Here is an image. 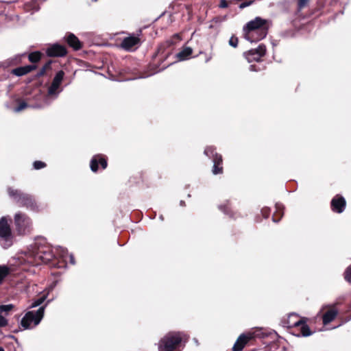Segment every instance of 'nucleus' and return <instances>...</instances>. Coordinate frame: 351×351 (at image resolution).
I'll list each match as a JSON object with an SVG mask.
<instances>
[{"mask_svg":"<svg viewBox=\"0 0 351 351\" xmlns=\"http://www.w3.org/2000/svg\"><path fill=\"white\" fill-rule=\"evenodd\" d=\"M64 76V73L63 71H59L56 73L51 85L48 88L47 93L43 97L42 101L32 107L34 108H43L49 106L55 101L62 90L60 88V84L63 80Z\"/></svg>","mask_w":351,"mask_h":351,"instance_id":"1","label":"nucleus"},{"mask_svg":"<svg viewBox=\"0 0 351 351\" xmlns=\"http://www.w3.org/2000/svg\"><path fill=\"white\" fill-rule=\"evenodd\" d=\"M29 263L33 265H39L41 263H48L55 255L51 247L46 245L36 243L31 252H29Z\"/></svg>","mask_w":351,"mask_h":351,"instance_id":"2","label":"nucleus"},{"mask_svg":"<svg viewBox=\"0 0 351 351\" xmlns=\"http://www.w3.org/2000/svg\"><path fill=\"white\" fill-rule=\"evenodd\" d=\"M185 335L180 332H169L158 342V351H175L178 349Z\"/></svg>","mask_w":351,"mask_h":351,"instance_id":"3","label":"nucleus"},{"mask_svg":"<svg viewBox=\"0 0 351 351\" xmlns=\"http://www.w3.org/2000/svg\"><path fill=\"white\" fill-rule=\"evenodd\" d=\"M45 308L43 306L36 311L26 313L21 319V326L24 329H31L38 325L44 316Z\"/></svg>","mask_w":351,"mask_h":351,"instance_id":"4","label":"nucleus"},{"mask_svg":"<svg viewBox=\"0 0 351 351\" xmlns=\"http://www.w3.org/2000/svg\"><path fill=\"white\" fill-rule=\"evenodd\" d=\"M9 196L12 198L21 206H25L27 208L34 210L36 208L34 199L32 195L21 193L20 191L11 187L8 189Z\"/></svg>","mask_w":351,"mask_h":351,"instance_id":"5","label":"nucleus"},{"mask_svg":"<svg viewBox=\"0 0 351 351\" xmlns=\"http://www.w3.org/2000/svg\"><path fill=\"white\" fill-rule=\"evenodd\" d=\"M14 225L16 231L19 235L29 234L32 230V221L31 219L23 213H16L14 215Z\"/></svg>","mask_w":351,"mask_h":351,"instance_id":"6","label":"nucleus"},{"mask_svg":"<svg viewBox=\"0 0 351 351\" xmlns=\"http://www.w3.org/2000/svg\"><path fill=\"white\" fill-rule=\"evenodd\" d=\"M0 243L1 245L7 249L13 243V236L8 217H2L0 219Z\"/></svg>","mask_w":351,"mask_h":351,"instance_id":"7","label":"nucleus"},{"mask_svg":"<svg viewBox=\"0 0 351 351\" xmlns=\"http://www.w3.org/2000/svg\"><path fill=\"white\" fill-rule=\"evenodd\" d=\"M261 27H267L266 20L261 17H256L254 20L249 21L243 27L244 38L245 39L252 38L254 31L261 29Z\"/></svg>","mask_w":351,"mask_h":351,"instance_id":"8","label":"nucleus"},{"mask_svg":"<svg viewBox=\"0 0 351 351\" xmlns=\"http://www.w3.org/2000/svg\"><path fill=\"white\" fill-rule=\"evenodd\" d=\"M204 154L208 158L213 159V167L212 172L214 175L222 173V157L221 155L215 153V149L211 146L207 147L204 150Z\"/></svg>","mask_w":351,"mask_h":351,"instance_id":"9","label":"nucleus"},{"mask_svg":"<svg viewBox=\"0 0 351 351\" xmlns=\"http://www.w3.org/2000/svg\"><path fill=\"white\" fill-rule=\"evenodd\" d=\"M322 314V322L324 325H327L333 321L338 314V311L331 305H324L320 309L318 315Z\"/></svg>","mask_w":351,"mask_h":351,"instance_id":"10","label":"nucleus"},{"mask_svg":"<svg viewBox=\"0 0 351 351\" xmlns=\"http://www.w3.org/2000/svg\"><path fill=\"white\" fill-rule=\"evenodd\" d=\"M266 47L264 45H259L256 49H250L244 53V56L247 62H258L261 58L265 56Z\"/></svg>","mask_w":351,"mask_h":351,"instance_id":"11","label":"nucleus"},{"mask_svg":"<svg viewBox=\"0 0 351 351\" xmlns=\"http://www.w3.org/2000/svg\"><path fill=\"white\" fill-rule=\"evenodd\" d=\"M46 53L49 57H62L66 54V49L64 46L55 43L47 47Z\"/></svg>","mask_w":351,"mask_h":351,"instance_id":"12","label":"nucleus"},{"mask_svg":"<svg viewBox=\"0 0 351 351\" xmlns=\"http://www.w3.org/2000/svg\"><path fill=\"white\" fill-rule=\"evenodd\" d=\"M346 199L343 197L337 195L331 200V209L337 213H341L346 208Z\"/></svg>","mask_w":351,"mask_h":351,"instance_id":"13","label":"nucleus"},{"mask_svg":"<svg viewBox=\"0 0 351 351\" xmlns=\"http://www.w3.org/2000/svg\"><path fill=\"white\" fill-rule=\"evenodd\" d=\"M100 164L101 167L103 169H106L107 167V161L101 155H96L93 157L90 160V169L93 172H96L98 170V165Z\"/></svg>","mask_w":351,"mask_h":351,"instance_id":"14","label":"nucleus"},{"mask_svg":"<svg viewBox=\"0 0 351 351\" xmlns=\"http://www.w3.org/2000/svg\"><path fill=\"white\" fill-rule=\"evenodd\" d=\"M251 338V334L245 335L243 333L240 335L232 347V350L241 351L243 349L245 344Z\"/></svg>","mask_w":351,"mask_h":351,"instance_id":"15","label":"nucleus"},{"mask_svg":"<svg viewBox=\"0 0 351 351\" xmlns=\"http://www.w3.org/2000/svg\"><path fill=\"white\" fill-rule=\"evenodd\" d=\"M140 43V39L138 36H129L127 38H125L121 44V46L123 49L130 51L132 49L133 47H134L136 45H138Z\"/></svg>","mask_w":351,"mask_h":351,"instance_id":"16","label":"nucleus"},{"mask_svg":"<svg viewBox=\"0 0 351 351\" xmlns=\"http://www.w3.org/2000/svg\"><path fill=\"white\" fill-rule=\"evenodd\" d=\"M68 45L75 50H78L82 47V43L80 40L72 33H69L65 36Z\"/></svg>","mask_w":351,"mask_h":351,"instance_id":"17","label":"nucleus"},{"mask_svg":"<svg viewBox=\"0 0 351 351\" xmlns=\"http://www.w3.org/2000/svg\"><path fill=\"white\" fill-rule=\"evenodd\" d=\"M253 37L251 39H247L251 43L257 42L263 39L267 34V27H261V29L254 31Z\"/></svg>","mask_w":351,"mask_h":351,"instance_id":"18","label":"nucleus"},{"mask_svg":"<svg viewBox=\"0 0 351 351\" xmlns=\"http://www.w3.org/2000/svg\"><path fill=\"white\" fill-rule=\"evenodd\" d=\"M193 53L192 48L189 47H184L179 53L176 54V58L179 61H184L189 59Z\"/></svg>","mask_w":351,"mask_h":351,"instance_id":"19","label":"nucleus"},{"mask_svg":"<svg viewBox=\"0 0 351 351\" xmlns=\"http://www.w3.org/2000/svg\"><path fill=\"white\" fill-rule=\"evenodd\" d=\"M35 68L36 67L34 65H27V66H20V67L14 69L12 71V73L16 76H22V75H24L29 73L30 71L34 70Z\"/></svg>","mask_w":351,"mask_h":351,"instance_id":"20","label":"nucleus"},{"mask_svg":"<svg viewBox=\"0 0 351 351\" xmlns=\"http://www.w3.org/2000/svg\"><path fill=\"white\" fill-rule=\"evenodd\" d=\"M59 256L62 259L63 261L67 262V259L69 260V262L71 264L74 265L75 264V259L73 256V254H68V252L66 249L60 247H59Z\"/></svg>","mask_w":351,"mask_h":351,"instance_id":"21","label":"nucleus"},{"mask_svg":"<svg viewBox=\"0 0 351 351\" xmlns=\"http://www.w3.org/2000/svg\"><path fill=\"white\" fill-rule=\"evenodd\" d=\"M180 40L181 38L178 34H174L171 38L167 40L164 44H162L160 47L159 51H160L162 47H169L171 45H176V43L180 41Z\"/></svg>","mask_w":351,"mask_h":351,"instance_id":"22","label":"nucleus"},{"mask_svg":"<svg viewBox=\"0 0 351 351\" xmlns=\"http://www.w3.org/2000/svg\"><path fill=\"white\" fill-rule=\"evenodd\" d=\"M180 40L181 38L178 34H174L171 38L167 40L164 44H162L160 47L159 51H160L162 47H169L171 45H176V43L180 41Z\"/></svg>","mask_w":351,"mask_h":351,"instance_id":"23","label":"nucleus"},{"mask_svg":"<svg viewBox=\"0 0 351 351\" xmlns=\"http://www.w3.org/2000/svg\"><path fill=\"white\" fill-rule=\"evenodd\" d=\"M10 268L6 265H0V285L4 278L10 274Z\"/></svg>","mask_w":351,"mask_h":351,"instance_id":"24","label":"nucleus"},{"mask_svg":"<svg viewBox=\"0 0 351 351\" xmlns=\"http://www.w3.org/2000/svg\"><path fill=\"white\" fill-rule=\"evenodd\" d=\"M219 209L221 210L224 214L228 215L230 217L234 218V215L232 213V211L229 208V202H227L226 204L219 205Z\"/></svg>","mask_w":351,"mask_h":351,"instance_id":"25","label":"nucleus"},{"mask_svg":"<svg viewBox=\"0 0 351 351\" xmlns=\"http://www.w3.org/2000/svg\"><path fill=\"white\" fill-rule=\"evenodd\" d=\"M276 213L274 214V215H273L272 220L274 222L277 223L280 221V219H276V215L279 214L280 217H282V216L283 215V211H282L283 206L281 204H276Z\"/></svg>","mask_w":351,"mask_h":351,"instance_id":"26","label":"nucleus"},{"mask_svg":"<svg viewBox=\"0 0 351 351\" xmlns=\"http://www.w3.org/2000/svg\"><path fill=\"white\" fill-rule=\"evenodd\" d=\"M300 333L302 337H308L312 334L308 326L304 324L300 327Z\"/></svg>","mask_w":351,"mask_h":351,"instance_id":"27","label":"nucleus"},{"mask_svg":"<svg viewBox=\"0 0 351 351\" xmlns=\"http://www.w3.org/2000/svg\"><path fill=\"white\" fill-rule=\"evenodd\" d=\"M29 60L33 63L38 62L40 59V53L38 51L32 52L28 56Z\"/></svg>","mask_w":351,"mask_h":351,"instance_id":"28","label":"nucleus"},{"mask_svg":"<svg viewBox=\"0 0 351 351\" xmlns=\"http://www.w3.org/2000/svg\"><path fill=\"white\" fill-rule=\"evenodd\" d=\"M46 298H47L46 295H42L39 298L35 300L30 305V307L35 308V307L40 306V304H42L44 302V301L46 300Z\"/></svg>","mask_w":351,"mask_h":351,"instance_id":"29","label":"nucleus"},{"mask_svg":"<svg viewBox=\"0 0 351 351\" xmlns=\"http://www.w3.org/2000/svg\"><path fill=\"white\" fill-rule=\"evenodd\" d=\"M36 104H35L34 106H36ZM33 106H34V105L29 106V107H31V108H34L32 107ZM27 107H29V105H28L25 101H22V102H21V103L19 104V105L17 107H16V108H14V112H20V111H21V110H24L25 108H27Z\"/></svg>","mask_w":351,"mask_h":351,"instance_id":"30","label":"nucleus"},{"mask_svg":"<svg viewBox=\"0 0 351 351\" xmlns=\"http://www.w3.org/2000/svg\"><path fill=\"white\" fill-rule=\"evenodd\" d=\"M14 308V305L9 304L5 305H0V313L8 312Z\"/></svg>","mask_w":351,"mask_h":351,"instance_id":"31","label":"nucleus"},{"mask_svg":"<svg viewBox=\"0 0 351 351\" xmlns=\"http://www.w3.org/2000/svg\"><path fill=\"white\" fill-rule=\"evenodd\" d=\"M228 43L231 47L236 48L238 46V38L232 36L230 37Z\"/></svg>","mask_w":351,"mask_h":351,"instance_id":"32","label":"nucleus"},{"mask_svg":"<svg viewBox=\"0 0 351 351\" xmlns=\"http://www.w3.org/2000/svg\"><path fill=\"white\" fill-rule=\"evenodd\" d=\"M344 276H345V279L346 280H347L348 282L351 283V266H349L345 273H344Z\"/></svg>","mask_w":351,"mask_h":351,"instance_id":"33","label":"nucleus"},{"mask_svg":"<svg viewBox=\"0 0 351 351\" xmlns=\"http://www.w3.org/2000/svg\"><path fill=\"white\" fill-rule=\"evenodd\" d=\"M33 165H34V168L35 169H40L44 168L46 166L45 162L40 161V160L35 161L34 162Z\"/></svg>","mask_w":351,"mask_h":351,"instance_id":"34","label":"nucleus"},{"mask_svg":"<svg viewBox=\"0 0 351 351\" xmlns=\"http://www.w3.org/2000/svg\"><path fill=\"white\" fill-rule=\"evenodd\" d=\"M308 1L309 0H298V10H301L303 8H304L308 4Z\"/></svg>","mask_w":351,"mask_h":351,"instance_id":"35","label":"nucleus"},{"mask_svg":"<svg viewBox=\"0 0 351 351\" xmlns=\"http://www.w3.org/2000/svg\"><path fill=\"white\" fill-rule=\"evenodd\" d=\"M269 212L270 209L267 207L263 208L261 210V213L265 218H267L269 217Z\"/></svg>","mask_w":351,"mask_h":351,"instance_id":"36","label":"nucleus"},{"mask_svg":"<svg viewBox=\"0 0 351 351\" xmlns=\"http://www.w3.org/2000/svg\"><path fill=\"white\" fill-rule=\"evenodd\" d=\"M7 324L8 320L2 315H0V327L5 326Z\"/></svg>","mask_w":351,"mask_h":351,"instance_id":"37","label":"nucleus"},{"mask_svg":"<svg viewBox=\"0 0 351 351\" xmlns=\"http://www.w3.org/2000/svg\"><path fill=\"white\" fill-rule=\"evenodd\" d=\"M228 6V3L226 0H220L219 7L221 8H226Z\"/></svg>","mask_w":351,"mask_h":351,"instance_id":"38","label":"nucleus"},{"mask_svg":"<svg viewBox=\"0 0 351 351\" xmlns=\"http://www.w3.org/2000/svg\"><path fill=\"white\" fill-rule=\"evenodd\" d=\"M252 3V1H246V2H243L241 3L240 5H239V8L241 9H243L249 5H250Z\"/></svg>","mask_w":351,"mask_h":351,"instance_id":"39","label":"nucleus"},{"mask_svg":"<svg viewBox=\"0 0 351 351\" xmlns=\"http://www.w3.org/2000/svg\"><path fill=\"white\" fill-rule=\"evenodd\" d=\"M48 66H49V64H45V66H44L40 69V72L38 73V75H43L45 73V69H46V68H47V67H48Z\"/></svg>","mask_w":351,"mask_h":351,"instance_id":"40","label":"nucleus"},{"mask_svg":"<svg viewBox=\"0 0 351 351\" xmlns=\"http://www.w3.org/2000/svg\"><path fill=\"white\" fill-rule=\"evenodd\" d=\"M17 0H1V2L10 3L16 1Z\"/></svg>","mask_w":351,"mask_h":351,"instance_id":"41","label":"nucleus"},{"mask_svg":"<svg viewBox=\"0 0 351 351\" xmlns=\"http://www.w3.org/2000/svg\"><path fill=\"white\" fill-rule=\"evenodd\" d=\"M300 323H301V322H300V321H298V322H295V323L294 324V326H300Z\"/></svg>","mask_w":351,"mask_h":351,"instance_id":"42","label":"nucleus"},{"mask_svg":"<svg viewBox=\"0 0 351 351\" xmlns=\"http://www.w3.org/2000/svg\"><path fill=\"white\" fill-rule=\"evenodd\" d=\"M180 204L181 206H184V202L182 200L180 201Z\"/></svg>","mask_w":351,"mask_h":351,"instance_id":"43","label":"nucleus"},{"mask_svg":"<svg viewBox=\"0 0 351 351\" xmlns=\"http://www.w3.org/2000/svg\"><path fill=\"white\" fill-rule=\"evenodd\" d=\"M250 71H254L253 65L250 66Z\"/></svg>","mask_w":351,"mask_h":351,"instance_id":"44","label":"nucleus"},{"mask_svg":"<svg viewBox=\"0 0 351 351\" xmlns=\"http://www.w3.org/2000/svg\"><path fill=\"white\" fill-rule=\"evenodd\" d=\"M210 58H207L206 62H208L210 60Z\"/></svg>","mask_w":351,"mask_h":351,"instance_id":"45","label":"nucleus"},{"mask_svg":"<svg viewBox=\"0 0 351 351\" xmlns=\"http://www.w3.org/2000/svg\"><path fill=\"white\" fill-rule=\"evenodd\" d=\"M0 351H4L3 348L0 347Z\"/></svg>","mask_w":351,"mask_h":351,"instance_id":"46","label":"nucleus"},{"mask_svg":"<svg viewBox=\"0 0 351 351\" xmlns=\"http://www.w3.org/2000/svg\"><path fill=\"white\" fill-rule=\"evenodd\" d=\"M160 218L161 220H163V217H162V215L160 217Z\"/></svg>","mask_w":351,"mask_h":351,"instance_id":"47","label":"nucleus"}]
</instances>
